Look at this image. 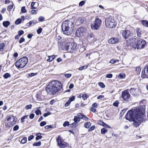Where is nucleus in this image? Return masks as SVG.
<instances>
[{
  "mask_svg": "<svg viewBox=\"0 0 148 148\" xmlns=\"http://www.w3.org/2000/svg\"><path fill=\"white\" fill-rule=\"evenodd\" d=\"M145 109V107L142 106L135 107L134 109L128 111L125 115V118L130 121H132L134 119L142 120L144 116Z\"/></svg>",
  "mask_w": 148,
  "mask_h": 148,
  "instance_id": "nucleus-1",
  "label": "nucleus"
},
{
  "mask_svg": "<svg viewBox=\"0 0 148 148\" xmlns=\"http://www.w3.org/2000/svg\"><path fill=\"white\" fill-rule=\"evenodd\" d=\"M62 88L61 83L58 81H53L50 82L46 88V90L48 93L53 95L60 90Z\"/></svg>",
  "mask_w": 148,
  "mask_h": 148,
  "instance_id": "nucleus-2",
  "label": "nucleus"
},
{
  "mask_svg": "<svg viewBox=\"0 0 148 148\" xmlns=\"http://www.w3.org/2000/svg\"><path fill=\"white\" fill-rule=\"evenodd\" d=\"M62 28L64 34L69 35L72 34L74 30L73 23L70 20H66L62 22Z\"/></svg>",
  "mask_w": 148,
  "mask_h": 148,
  "instance_id": "nucleus-3",
  "label": "nucleus"
},
{
  "mask_svg": "<svg viewBox=\"0 0 148 148\" xmlns=\"http://www.w3.org/2000/svg\"><path fill=\"white\" fill-rule=\"evenodd\" d=\"M28 58L25 56L20 58L15 63V66L18 68H22L24 67L28 62Z\"/></svg>",
  "mask_w": 148,
  "mask_h": 148,
  "instance_id": "nucleus-4",
  "label": "nucleus"
},
{
  "mask_svg": "<svg viewBox=\"0 0 148 148\" xmlns=\"http://www.w3.org/2000/svg\"><path fill=\"white\" fill-rule=\"evenodd\" d=\"M146 45V41L142 39L137 40L136 42L133 43L132 47L137 49H141L144 47Z\"/></svg>",
  "mask_w": 148,
  "mask_h": 148,
  "instance_id": "nucleus-5",
  "label": "nucleus"
},
{
  "mask_svg": "<svg viewBox=\"0 0 148 148\" xmlns=\"http://www.w3.org/2000/svg\"><path fill=\"white\" fill-rule=\"evenodd\" d=\"M101 20L98 18H95L94 21H92L91 24V27L92 29L94 30L98 29L101 24Z\"/></svg>",
  "mask_w": 148,
  "mask_h": 148,
  "instance_id": "nucleus-6",
  "label": "nucleus"
},
{
  "mask_svg": "<svg viewBox=\"0 0 148 148\" xmlns=\"http://www.w3.org/2000/svg\"><path fill=\"white\" fill-rule=\"evenodd\" d=\"M105 23L106 26L110 28L115 27L116 25V22L112 16L108 17L106 19Z\"/></svg>",
  "mask_w": 148,
  "mask_h": 148,
  "instance_id": "nucleus-7",
  "label": "nucleus"
},
{
  "mask_svg": "<svg viewBox=\"0 0 148 148\" xmlns=\"http://www.w3.org/2000/svg\"><path fill=\"white\" fill-rule=\"evenodd\" d=\"M76 47V45L74 43L68 42L66 44L65 49L70 52L72 53L75 49Z\"/></svg>",
  "mask_w": 148,
  "mask_h": 148,
  "instance_id": "nucleus-8",
  "label": "nucleus"
},
{
  "mask_svg": "<svg viewBox=\"0 0 148 148\" xmlns=\"http://www.w3.org/2000/svg\"><path fill=\"white\" fill-rule=\"evenodd\" d=\"M6 119L9 124L8 125L9 127L15 125L17 121L15 117L12 115L8 116Z\"/></svg>",
  "mask_w": 148,
  "mask_h": 148,
  "instance_id": "nucleus-9",
  "label": "nucleus"
},
{
  "mask_svg": "<svg viewBox=\"0 0 148 148\" xmlns=\"http://www.w3.org/2000/svg\"><path fill=\"white\" fill-rule=\"evenodd\" d=\"M121 98L124 101H129L131 100L130 95L127 90H124L122 92Z\"/></svg>",
  "mask_w": 148,
  "mask_h": 148,
  "instance_id": "nucleus-10",
  "label": "nucleus"
},
{
  "mask_svg": "<svg viewBox=\"0 0 148 148\" xmlns=\"http://www.w3.org/2000/svg\"><path fill=\"white\" fill-rule=\"evenodd\" d=\"M86 29L84 27L79 28L76 32L75 34L78 37H81L85 35L86 33Z\"/></svg>",
  "mask_w": 148,
  "mask_h": 148,
  "instance_id": "nucleus-11",
  "label": "nucleus"
},
{
  "mask_svg": "<svg viewBox=\"0 0 148 148\" xmlns=\"http://www.w3.org/2000/svg\"><path fill=\"white\" fill-rule=\"evenodd\" d=\"M58 144L61 148H64L67 146V144L62 140L60 136L56 138Z\"/></svg>",
  "mask_w": 148,
  "mask_h": 148,
  "instance_id": "nucleus-12",
  "label": "nucleus"
},
{
  "mask_svg": "<svg viewBox=\"0 0 148 148\" xmlns=\"http://www.w3.org/2000/svg\"><path fill=\"white\" fill-rule=\"evenodd\" d=\"M121 32H122V34L123 36L125 39H127L131 36V33L130 31L125 30L122 31Z\"/></svg>",
  "mask_w": 148,
  "mask_h": 148,
  "instance_id": "nucleus-13",
  "label": "nucleus"
},
{
  "mask_svg": "<svg viewBox=\"0 0 148 148\" xmlns=\"http://www.w3.org/2000/svg\"><path fill=\"white\" fill-rule=\"evenodd\" d=\"M87 40L90 42H93L96 41V39L92 33L88 34L87 35Z\"/></svg>",
  "mask_w": 148,
  "mask_h": 148,
  "instance_id": "nucleus-14",
  "label": "nucleus"
},
{
  "mask_svg": "<svg viewBox=\"0 0 148 148\" xmlns=\"http://www.w3.org/2000/svg\"><path fill=\"white\" fill-rule=\"evenodd\" d=\"M141 77L143 78H148V65L146 66L145 70L142 72Z\"/></svg>",
  "mask_w": 148,
  "mask_h": 148,
  "instance_id": "nucleus-15",
  "label": "nucleus"
},
{
  "mask_svg": "<svg viewBox=\"0 0 148 148\" xmlns=\"http://www.w3.org/2000/svg\"><path fill=\"white\" fill-rule=\"evenodd\" d=\"M74 122L71 124L69 127H75L76 125L80 121V120L77 116H75L74 117Z\"/></svg>",
  "mask_w": 148,
  "mask_h": 148,
  "instance_id": "nucleus-16",
  "label": "nucleus"
},
{
  "mask_svg": "<svg viewBox=\"0 0 148 148\" xmlns=\"http://www.w3.org/2000/svg\"><path fill=\"white\" fill-rule=\"evenodd\" d=\"M119 41V38H117L113 37L109 39L108 42L109 44H115L118 43Z\"/></svg>",
  "mask_w": 148,
  "mask_h": 148,
  "instance_id": "nucleus-17",
  "label": "nucleus"
},
{
  "mask_svg": "<svg viewBox=\"0 0 148 148\" xmlns=\"http://www.w3.org/2000/svg\"><path fill=\"white\" fill-rule=\"evenodd\" d=\"M97 123L98 124L101 125L105 127L109 128H111L110 126L106 124L102 121L101 120H99V121H98Z\"/></svg>",
  "mask_w": 148,
  "mask_h": 148,
  "instance_id": "nucleus-18",
  "label": "nucleus"
},
{
  "mask_svg": "<svg viewBox=\"0 0 148 148\" xmlns=\"http://www.w3.org/2000/svg\"><path fill=\"white\" fill-rule=\"evenodd\" d=\"M144 119L143 117L142 120H141L140 121H138L137 120H136V119H134V120L132 121H133V124L136 127H137L138 126L140 125L139 122H138V121H143Z\"/></svg>",
  "mask_w": 148,
  "mask_h": 148,
  "instance_id": "nucleus-19",
  "label": "nucleus"
},
{
  "mask_svg": "<svg viewBox=\"0 0 148 148\" xmlns=\"http://www.w3.org/2000/svg\"><path fill=\"white\" fill-rule=\"evenodd\" d=\"M38 5L37 2H32L31 5V9H36Z\"/></svg>",
  "mask_w": 148,
  "mask_h": 148,
  "instance_id": "nucleus-20",
  "label": "nucleus"
},
{
  "mask_svg": "<svg viewBox=\"0 0 148 148\" xmlns=\"http://www.w3.org/2000/svg\"><path fill=\"white\" fill-rule=\"evenodd\" d=\"M130 93L134 96H136L137 95V93L136 91V89L134 88H131L130 90Z\"/></svg>",
  "mask_w": 148,
  "mask_h": 148,
  "instance_id": "nucleus-21",
  "label": "nucleus"
},
{
  "mask_svg": "<svg viewBox=\"0 0 148 148\" xmlns=\"http://www.w3.org/2000/svg\"><path fill=\"white\" fill-rule=\"evenodd\" d=\"M37 23L36 21H35L34 20H32L30 21L29 23H27L26 25H27L29 24L28 26L29 27L31 26L32 25H35Z\"/></svg>",
  "mask_w": 148,
  "mask_h": 148,
  "instance_id": "nucleus-22",
  "label": "nucleus"
},
{
  "mask_svg": "<svg viewBox=\"0 0 148 148\" xmlns=\"http://www.w3.org/2000/svg\"><path fill=\"white\" fill-rule=\"evenodd\" d=\"M5 44L4 43H1L0 44V51L2 52L4 50V48L5 47Z\"/></svg>",
  "mask_w": 148,
  "mask_h": 148,
  "instance_id": "nucleus-23",
  "label": "nucleus"
},
{
  "mask_svg": "<svg viewBox=\"0 0 148 148\" xmlns=\"http://www.w3.org/2000/svg\"><path fill=\"white\" fill-rule=\"evenodd\" d=\"M136 32L137 36L139 37H140L141 36V33L140 29L139 28H136Z\"/></svg>",
  "mask_w": 148,
  "mask_h": 148,
  "instance_id": "nucleus-24",
  "label": "nucleus"
},
{
  "mask_svg": "<svg viewBox=\"0 0 148 148\" xmlns=\"http://www.w3.org/2000/svg\"><path fill=\"white\" fill-rule=\"evenodd\" d=\"M10 22L9 21H4L3 23V26L5 27H7L10 25Z\"/></svg>",
  "mask_w": 148,
  "mask_h": 148,
  "instance_id": "nucleus-25",
  "label": "nucleus"
},
{
  "mask_svg": "<svg viewBox=\"0 0 148 148\" xmlns=\"http://www.w3.org/2000/svg\"><path fill=\"white\" fill-rule=\"evenodd\" d=\"M141 23L144 25L148 27V22L145 20H142L141 21Z\"/></svg>",
  "mask_w": 148,
  "mask_h": 148,
  "instance_id": "nucleus-26",
  "label": "nucleus"
},
{
  "mask_svg": "<svg viewBox=\"0 0 148 148\" xmlns=\"http://www.w3.org/2000/svg\"><path fill=\"white\" fill-rule=\"evenodd\" d=\"M49 59L47 60V61L49 62L52 61L55 58V56L54 55L50 56L48 57Z\"/></svg>",
  "mask_w": 148,
  "mask_h": 148,
  "instance_id": "nucleus-27",
  "label": "nucleus"
},
{
  "mask_svg": "<svg viewBox=\"0 0 148 148\" xmlns=\"http://www.w3.org/2000/svg\"><path fill=\"white\" fill-rule=\"evenodd\" d=\"M40 135V133H37L36 134V140H38L42 138V136H41Z\"/></svg>",
  "mask_w": 148,
  "mask_h": 148,
  "instance_id": "nucleus-28",
  "label": "nucleus"
},
{
  "mask_svg": "<svg viewBox=\"0 0 148 148\" xmlns=\"http://www.w3.org/2000/svg\"><path fill=\"white\" fill-rule=\"evenodd\" d=\"M11 77L10 74L8 73H5L3 75V77L5 79H7L8 77Z\"/></svg>",
  "mask_w": 148,
  "mask_h": 148,
  "instance_id": "nucleus-29",
  "label": "nucleus"
},
{
  "mask_svg": "<svg viewBox=\"0 0 148 148\" xmlns=\"http://www.w3.org/2000/svg\"><path fill=\"white\" fill-rule=\"evenodd\" d=\"M91 125L90 123L89 122H88L84 124V127L87 128H88L90 127Z\"/></svg>",
  "mask_w": 148,
  "mask_h": 148,
  "instance_id": "nucleus-30",
  "label": "nucleus"
},
{
  "mask_svg": "<svg viewBox=\"0 0 148 148\" xmlns=\"http://www.w3.org/2000/svg\"><path fill=\"white\" fill-rule=\"evenodd\" d=\"M108 131V130L105 128H103L101 130V133L102 134H104Z\"/></svg>",
  "mask_w": 148,
  "mask_h": 148,
  "instance_id": "nucleus-31",
  "label": "nucleus"
},
{
  "mask_svg": "<svg viewBox=\"0 0 148 148\" xmlns=\"http://www.w3.org/2000/svg\"><path fill=\"white\" fill-rule=\"evenodd\" d=\"M27 141V138L26 137L23 138L21 140V143L22 144L25 143Z\"/></svg>",
  "mask_w": 148,
  "mask_h": 148,
  "instance_id": "nucleus-32",
  "label": "nucleus"
},
{
  "mask_svg": "<svg viewBox=\"0 0 148 148\" xmlns=\"http://www.w3.org/2000/svg\"><path fill=\"white\" fill-rule=\"evenodd\" d=\"M41 143L40 141H39L37 143H34L33 144V146H39L41 145Z\"/></svg>",
  "mask_w": 148,
  "mask_h": 148,
  "instance_id": "nucleus-33",
  "label": "nucleus"
},
{
  "mask_svg": "<svg viewBox=\"0 0 148 148\" xmlns=\"http://www.w3.org/2000/svg\"><path fill=\"white\" fill-rule=\"evenodd\" d=\"M21 19L18 18L17 19L15 22V23L16 25H18L21 23Z\"/></svg>",
  "mask_w": 148,
  "mask_h": 148,
  "instance_id": "nucleus-34",
  "label": "nucleus"
},
{
  "mask_svg": "<svg viewBox=\"0 0 148 148\" xmlns=\"http://www.w3.org/2000/svg\"><path fill=\"white\" fill-rule=\"evenodd\" d=\"M28 116V115H25V116H23L21 119V122L22 123H23V122L24 121V120L25 119L27 118Z\"/></svg>",
  "mask_w": 148,
  "mask_h": 148,
  "instance_id": "nucleus-35",
  "label": "nucleus"
},
{
  "mask_svg": "<svg viewBox=\"0 0 148 148\" xmlns=\"http://www.w3.org/2000/svg\"><path fill=\"white\" fill-rule=\"evenodd\" d=\"M77 116L79 119H82L84 115L82 113H78L77 114Z\"/></svg>",
  "mask_w": 148,
  "mask_h": 148,
  "instance_id": "nucleus-36",
  "label": "nucleus"
},
{
  "mask_svg": "<svg viewBox=\"0 0 148 148\" xmlns=\"http://www.w3.org/2000/svg\"><path fill=\"white\" fill-rule=\"evenodd\" d=\"M88 67V66L87 65H85L84 66H82L81 67H79V70H82L83 69H86Z\"/></svg>",
  "mask_w": 148,
  "mask_h": 148,
  "instance_id": "nucleus-37",
  "label": "nucleus"
},
{
  "mask_svg": "<svg viewBox=\"0 0 148 148\" xmlns=\"http://www.w3.org/2000/svg\"><path fill=\"white\" fill-rule=\"evenodd\" d=\"M38 20L40 22H42L45 20V18L43 16H40L38 18Z\"/></svg>",
  "mask_w": 148,
  "mask_h": 148,
  "instance_id": "nucleus-38",
  "label": "nucleus"
},
{
  "mask_svg": "<svg viewBox=\"0 0 148 148\" xmlns=\"http://www.w3.org/2000/svg\"><path fill=\"white\" fill-rule=\"evenodd\" d=\"M119 102L118 101H116L114 102L113 105V106L116 107H118L119 104Z\"/></svg>",
  "mask_w": 148,
  "mask_h": 148,
  "instance_id": "nucleus-39",
  "label": "nucleus"
},
{
  "mask_svg": "<svg viewBox=\"0 0 148 148\" xmlns=\"http://www.w3.org/2000/svg\"><path fill=\"white\" fill-rule=\"evenodd\" d=\"M117 61L118 62L119 61V60H116L114 59H112L110 61V63L112 64H114Z\"/></svg>",
  "mask_w": 148,
  "mask_h": 148,
  "instance_id": "nucleus-40",
  "label": "nucleus"
},
{
  "mask_svg": "<svg viewBox=\"0 0 148 148\" xmlns=\"http://www.w3.org/2000/svg\"><path fill=\"white\" fill-rule=\"evenodd\" d=\"M32 107V105L31 104L28 105L26 106L25 108L26 110L30 109Z\"/></svg>",
  "mask_w": 148,
  "mask_h": 148,
  "instance_id": "nucleus-41",
  "label": "nucleus"
},
{
  "mask_svg": "<svg viewBox=\"0 0 148 148\" xmlns=\"http://www.w3.org/2000/svg\"><path fill=\"white\" fill-rule=\"evenodd\" d=\"M98 84L102 88H104L105 87V85L102 82H99Z\"/></svg>",
  "mask_w": 148,
  "mask_h": 148,
  "instance_id": "nucleus-42",
  "label": "nucleus"
},
{
  "mask_svg": "<svg viewBox=\"0 0 148 148\" xmlns=\"http://www.w3.org/2000/svg\"><path fill=\"white\" fill-rule=\"evenodd\" d=\"M71 102V101L70 100H68L64 104V106L65 107H67L68 106L70 103Z\"/></svg>",
  "mask_w": 148,
  "mask_h": 148,
  "instance_id": "nucleus-43",
  "label": "nucleus"
},
{
  "mask_svg": "<svg viewBox=\"0 0 148 148\" xmlns=\"http://www.w3.org/2000/svg\"><path fill=\"white\" fill-rule=\"evenodd\" d=\"M42 30V29L41 28H38L37 30V33L38 34H40Z\"/></svg>",
  "mask_w": 148,
  "mask_h": 148,
  "instance_id": "nucleus-44",
  "label": "nucleus"
},
{
  "mask_svg": "<svg viewBox=\"0 0 148 148\" xmlns=\"http://www.w3.org/2000/svg\"><path fill=\"white\" fill-rule=\"evenodd\" d=\"M69 125V123L68 121H66L64 122L63 125L64 127H66Z\"/></svg>",
  "mask_w": 148,
  "mask_h": 148,
  "instance_id": "nucleus-45",
  "label": "nucleus"
},
{
  "mask_svg": "<svg viewBox=\"0 0 148 148\" xmlns=\"http://www.w3.org/2000/svg\"><path fill=\"white\" fill-rule=\"evenodd\" d=\"M18 128H19L18 126L17 125H16L14 127L13 130L14 131H16L17 130H18Z\"/></svg>",
  "mask_w": 148,
  "mask_h": 148,
  "instance_id": "nucleus-46",
  "label": "nucleus"
},
{
  "mask_svg": "<svg viewBox=\"0 0 148 148\" xmlns=\"http://www.w3.org/2000/svg\"><path fill=\"white\" fill-rule=\"evenodd\" d=\"M112 77V74H107L106 76V77L109 78H110Z\"/></svg>",
  "mask_w": 148,
  "mask_h": 148,
  "instance_id": "nucleus-47",
  "label": "nucleus"
},
{
  "mask_svg": "<svg viewBox=\"0 0 148 148\" xmlns=\"http://www.w3.org/2000/svg\"><path fill=\"white\" fill-rule=\"evenodd\" d=\"M88 97L86 94H84L83 95L82 98L84 100L86 99Z\"/></svg>",
  "mask_w": 148,
  "mask_h": 148,
  "instance_id": "nucleus-48",
  "label": "nucleus"
},
{
  "mask_svg": "<svg viewBox=\"0 0 148 148\" xmlns=\"http://www.w3.org/2000/svg\"><path fill=\"white\" fill-rule=\"evenodd\" d=\"M46 124V123L45 121H42L41 122L40 124L41 126H43Z\"/></svg>",
  "mask_w": 148,
  "mask_h": 148,
  "instance_id": "nucleus-49",
  "label": "nucleus"
},
{
  "mask_svg": "<svg viewBox=\"0 0 148 148\" xmlns=\"http://www.w3.org/2000/svg\"><path fill=\"white\" fill-rule=\"evenodd\" d=\"M98 106V104L96 103H94L92 106V107L94 108H97Z\"/></svg>",
  "mask_w": 148,
  "mask_h": 148,
  "instance_id": "nucleus-50",
  "label": "nucleus"
},
{
  "mask_svg": "<svg viewBox=\"0 0 148 148\" xmlns=\"http://www.w3.org/2000/svg\"><path fill=\"white\" fill-rule=\"evenodd\" d=\"M25 40V39L21 37L19 40V43H21L23 42H24Z\"/></svg>",
  "mask_w": 148,
  "mask_h": 148,
  "instance_id": "nucleus-51",
  "label": "nucleus"
},
{
  "mask_svg": "<svg viewBox=\"0 0 148 148\" xmlns=\"http://www.w3.org/2000/svg\"><path fill=\"white\" fill-rule=\"evenodd\" d=\"M64 75L67 78L70 77L71 76V74L70 73L64 74Z\"/></svg>",
  "mask_w": 148,
  "mask_h": 148,
  "instance_id": "nucleus-52",
  "label": "nucleus"
},
{
  "mask_svg": "<svg viewBox=\"0 0 148 148\" xmlns=\"http://www.w3.org/2000/svg\"><path fill=\"white\" fill-rule=\"evenodd\" d=\"M24 34V31L23 30H20L18 32V34L20 36Z\"/></svg>",
  "mask_w": 148,
  "mask_h": 148,
  "instance_id": "nucleus-53",
  "label": "nucleus"
},
{
  "mask_svg": "<svg viewBox=\"0 0 148 148\" xmlns=\"http://www.w3.org/2000/svg\"><path fill=\"white\" fill-rule=\"evenodd\" d=\"M119 77L121 79L124 78L125 77V75L123 74H120L119 75Z\"/></svg>",
  "mask_w": 148,
  "mask_h": 148,
  "instance_id": "nucleus-54",
  "label": "nucleus"
},
{
  "mask_svg": "<svg viewBox=\"0 0 148 148\" xmlns=\"http://www.w3.org/2000/svg\"><path fill=\"white\" fill-rule=\"evenodd\" d=\"M35 113L37 115H38L39 114H41V111L40 110H37L35 111Z\"/></svg>",
  "mask_w": 148,
  "mask_h": 148,
  "instance_id": "nucleus-55",
  "label": "nucleus"
},
{
  "mask_svg": "<svg viewBox=\"0 0 148 148\" xmlns=\"http://www.w3.org/2000/svg\"><path fill=\"white\" fill-rule=\"evenodd\" d=\"M141 70V68L140 67H137L136 68V70L138 73H139Z\"/></svg>",
  "mask_w": 148,
  "mask_h": 148,
  "instance_id": "nucleus-56",
  "label": "nucleus"
},
{
  "mask_svg": "<svg viewBox=\"0 0 148 148\" xmlns=\"http://www.w3.org/2000/svg\"><path fill=\"white\" fill-rule=\"evenodd\" d=\"M85 3V1H81L79 3V5L81 6L83 5Z\"/></svg>",
  "mask_w": 148,
  "mask_h": 148,
  "instance_id": "nucleus-57",
  "label": "nucleus"
},
{
  "mask_svg": "<svg viewBox=\"0 0 148 148\" xmlns=\"http://www.w3.org/2000/svg\"><path fill=\"white\" fill-rule=\"evenodd\" d=\"M95 128V126L94 125L92 126L89 129V131H91L93 130Z\"/></svg>",
  "mask_w": 148,
  "mask_h": 148,
  "instance_id": "nucleus-58",
  "label": "nucleus"
},
{
  "mask_svg": "<svg viewBox=\"0 0 148 148\" xmlns=\"http://www.w3.org/2000/svg\"><path fill=\"white\" fill-rule=\"evenodd\" d=\"M51 114V113L50 112H48L47 113H45L44 115L43 116L44 117H46L50 115Z\"/></svg>",
  "mask_w": 148,
  "mask_h": 148,
  "instance_id": "nucleus-59",
  "label": "nucleus"
},
{
  "mask_svg": "<svg viewBox=\"0 0 148 148\" xmlns=\"http://www.w3.org/2000/svg\"><path fill=\"white\" fill-rule=\"evenodd\" d=\"M90 110L92 112H95L96 111L95 108L92 107H91L90 109Z\"/></svg>",
  "mask_w": 148,
  "mask_h": 148,
  "instance_id": "nucleus-60",
  "label": "nucleus"
},
{
  "mask_svg": "<svg viewBox=\"0 0 148 148\" xmlns=\"http://www.w3.org/2000/svg\"><path fill=\"white\" fill-rule=\"evenodd\" d=\"M37 10H32L31 11V13L33 14H36L37 12Z\"/></svg>",
  "mask_w": 148,
  "mask_h": 148,
  "instance_id": "nucleus-61",
  "label": "nucleus"
},
{
  "mask_svg": "<svg viewBox=\"0 0 148 148\" xmlns=\"http://www.w3.org/2000/svg\"><path fill=\"white\" fill-rule=\"evenodd\" d=\"M34 138V136L33 135H30L29 137L28 138V140L29 141H30V140L33 139Z\"/></svg>",
  "mask_w": 148,
  "mask_h": 148,
  "instance_id": "nucleus-62",
  "label": "nucleus"
},
{
  "mask_svg": "<svg viewBox=\"0 0 148 148\" xmlns=\"http://www.w3.org/2000/svg\"><path fill=\"white\" fill-rule=\"evenodd\" d=\"M13 5H10L8 6L7 9H12L13 8Z\"/></svg>",
  "mask_w": 148,
  "mask_h": 148,
  "instance_id": "nucleus-63",
  "label": "nucleus"
},
{
  "mask_svg": "<svg viewBox=\"0 0 148 148\" xmlns=\"http://www.w3.org/2000/svg\"><path fill=\"white\" fill-rule=\"evenodd\" d=\"M75 99V97L74 96H73L72 97H70L69 100H70L71 101V102L73 101Z\"/></svg>",
  "mask_w": 148,
  "mask_h": 148,
  "instance_id": "nucleus-64",
  "label": "nucleus"
}]
</instances>
